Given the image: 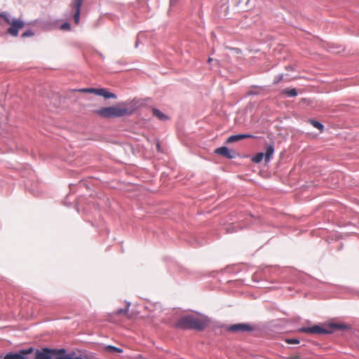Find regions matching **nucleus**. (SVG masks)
<instances>
[{
    "instance_id": "nucleus-4",
    "label": "nucleus",
    "mask_w": 359,
    "mask_h": 359,
    "mask_svg": "<svg viewBox=\"0 0 359 359\" xmlns=\"http://www.w3.org/2000/svg\"><path fill=\"white\" fill-rule=\"evenodd\" d=\"M32 352V348H29L27 351H22L17 353H8L6 355L4 359H27V355Z\"/></svg>"
},
{
    "instance_id": "nucleus-13",
    "label": "nucleus",
    "mask_w": 359,
    "mask_h": 359,
    "mask_svg": "<svg viewBox=\"0 0 359 359\" xmlns=\"http://www.w3.org/2000/svg\"><path fill=\"white\" fill-rule=\"evenodd\" d=\"M82 4L83 0H74L72 4V6L75 9V11H81Z\"/></svg>"
},
{
    "instance_id": "nucleus-9",
    "label": "nucleus",
    "mask_w": 359,
    "mask_h": 359,
    "mask_svg": "<svg viewBox=\"0 0 359 359\" xmlns=\"http://www.w3.org/2000/svg\"><path fill=\"white\" fill-rule=\"evenodd\" d=\"M96 95H100V96H102V97H104V98H107V99H108V98H116V97L115 94L107 91L104 88H97V92H96Z\"/></svg>"
},
{
    "instance_id": "nucleus-24",
    "label": "nucleus",
    "mask_w": 359,
    "mask_h": 359,
    "mask_svg": "<svg viewBox=\"0 0 359 359\" xmlns=\"http://www.w3.org/2000/svg\"><path fill=\"white\" fill-rule=\"evenodd\" d=\"M57 359H81L80 357L70 358V357H58Z\"/></svg>"
},
{
    "instance_id": "nucleus-8",
    "label": "nucleus",
    "mask_w": 359,
    "mask_h": 359,
    "mask_svg": "<svg viewBox=\"0 0 359 359\" xmlns=\"http://www.w3.org/2000/svg\"><path fill=\"white\" fill-rule=\"evenodd\" d=\"M252 137H253V135H250V134H239V135H231V136L229 137L228 139L226 140V143H229V144L233 143L235 142L242 140L245 138H252Z\"/></svg>"
},
{
    "instance_id": "nucleus-7",
    "label": "nucleus",
    "mask_w": 359,
    "mask_h": 359,
    "mask_svg": "<svg viewBox=\"0 0 359 359\" xmlns=\"http://www.w3.org/2000/svg\"><path fill=\"white\" fill-rule=\"evenodd\" d=\"M228 330L231 332H248L252 331V327L247 324L239 323L231 325Z\"/></svg>"
},
{
    "instance_id": "nucleus-1",
    "label": "nucleus",
    "mask_w": 359,
    "mask_h": 359,
    "mask_svg": "<svg viewBox=\"0 0 359 359\" xmlns=\"http://www.w3.org/2000/svg\"><path fill=\"white\" fill-rule=\"evenodd\" d=\"M176 327L184 330H203L207 327V321L193 316H186L178 320Z\"/></svg>"
},
{
    "instance_id": "nucleus-10",
    "label": "nucleus",
    "mask_w": 359,
    "mask_h": 359,
    "mask_svg": "<svg viewBox=\"0 0 359 359\" xmlns=\"http://www.w3.org/2000/svg\"><path fill=\"white\" fill-rule=\"evenodd\" d=\"M274 153V147L273 145H269L266 147L265 154H264L266 162H269Z\"/></svg>"
},
{
    "instance_id": "nucleus-26",
    "label": "nucleus",
    "mask_w": 359,
    "mask_h": 359,
    "mask_svg": "<svg viewBox=\"0 0 359 359\" xmlns=\"http://www.w3.org/2000/svg\"><path fill=\"white\" fill-rule=\"evenodd\" d=\"M212 59L211 57H209L208 60V62L210 63L212 62Z\"/></svg>"
},
{
    "instance_id": "nucleus-17",
    "label": "nucleus",
    "mask_w": 359,
    "mask_h": 359,
    "mask_svg": "<svg viewBox=\"0 0 359 359\" xmlns=\"http://www.w3.org/2000/svg\"><path fill=\"white\" fill-rule=\"evenodd\" d=\"M106 350L108 351H110V352L115 351V352H118V353H121L123 351L122 349L115 347V346H107Z\"/></svg>"
},
{
    "instance_id": "nucleus-14",
    "label": "nucleus",
    "mask_w": 359,
    "mask_h": 359,
    "mask_svg": "<svg viewBox=\"0 0 359 359\" xmlns=\"http://www.w3.org/2000/svg\"><path fill=\"white\" fill-rule=\"evenodd\" d=\"M309 123L315 128H318L320 131H323L324 126L320 122L315 120H309Z\"/></svg>"
},
{
    "instance_id": "nucleus-23",
    "label": "nucleus",
    "mask_w": 359,
    "mask_h": 359,
    "mask_svg": "<svg viewBox=\"0 0 359 359\" xmlns=\"http://www.w3.org/2000/svg\"><path fill=\"white\" fill-rule=\"evenodd\" d=\"M127 312V309H118L116 311V313L118 314V315H121V314H125Z\"/></svg>"
},
{
    "instance_id": "nucleus-21",
    "label": "nucleus",
    "mask_w": 359,
    "mask_h": 359,
    "mask_svg": "<svg viewBox=\"0 0 359 359\" xmlns=\"http://www.w3.org/2000/svg\"><path fill=\"white\" fill-rule=\"evenodd\" d=\"M61 29L64 30H69L70 29V25L67 22L64 23L63 25H62Z\"/></svg>"
},
{
    "instance_id": "nucleus-25",
    "label": "nucleus",
    "mask_w": 359,
    "mask_h": 359,
    "mask_svg": "<svg viewBox=\"0 0 359 359\" xmlns=\"http://www.w3.org/2000/svg\"><path fill=\"white\" fill-rule=\"evenodd\" d=\"M290 359H301V358L299 356L296 355V356H292Z\"/></svg>"
},
{
    "instance_id": "nucleus-6",
    "label": "nucleus",
    "mask_w": 359,
    "mask_h": 359,
    "mask_svg": "<svg viewBox=\"0 0 359 359\" xmlns=\"http://www.w3.org/2000/svg\"><path fill=\"white\" fill-rule=\"evenodd\" d=\"M54 354V351L50 350L48 348H43L42 351H38L35 353L34 359H52Z\"/></svg>"
},
{
    "instance_id": "nucleus-12",
    "label": "nucleus",
    "mask_w": 359,
    "mask_h": 359,
    "mask_svg": "<svg viewBox=\"0 0 359 359\" xmlns=\"http://www.w3.org/2000/svg\"><path fill=\"white\" fill-rule=\"evenodd\" d=\"M283 93L287 95L289 97H295L297 95V92L295 88L285 89L283 90Z\"/></svg>"
},
{
    "instance_id": "nucleus-11",
    "label": "nucleus",
    "mask_w": 359,
    "mask_h": 359,
    "mask_svg": "<svg viewBox=\"0 0 359 359\" xmlns=\"http://www.w3.org/2000/svg\"><path fill=\"white\" fill-rule=\"evenodd\" d=\"M154 116H156L159 120H165L167 116L157 109H153L152 110Z\"/></svg>"
},
{
    "instance_id": "nucleus-19",
    "label": "nucleus",
    "mask_w": 359,
    "mask_h": 359,
    "mask_svg": "<svg viewBox=\"0 0 359 359\" xmlns=\"http://www.w3.org/2000/svg\"><path fill=\"white\" fill-rule=\"evenodd\" d=\"M33 35H34L33 32L31 30H28L22 34V37L25 38V37L32 36Z\"/></svg>"
},
{
    "instance_id": "nucleus-22",
    "label": "nucleus",
    "mask_w": 359,
    "mask_h": 359,
    "mask_svg": "<svg viewBox=\"0 0 359 359\" xmlns=\"http://www.w3.org/2000/svg\"><path fill=\"white\" fill-rule=\"evenodd\" d=\"M288 344H297L299 343V341L297 339H287L286 341Z\"/></svg>"
},
{
    "instance_id": "nucleus-18",
    "label": "nucleus",
    "mask_w": 359,
    "mask_h": 359,
    "mask_svg": "<svg viewBox=\"0 0 359 359\" xmlns=\"http://www.w3.org/2000/svg\"><path fill=\"white\" fill-rule=\"evenodd\" d=\"M80 12L81 11H75V13L74 15V22L78 25L80 20Z\"/></svg>"
},
{
    "instance_id": "nucleus-20",
    "label": "nucleus",
    "mask_w": 359,
    "mask_h": 359,
    "mask_svg": "<svg viewBox=\"0 0 359 359\" xmlns=\"http://www.w3.org/2000/svg\"><path fill=\"white\" fill-rule=\"evenodd\" d=\"M283 76L282 74L277 76L273 80V83L274 84L278 83L279 82H280L283 80Z\"/></svg>"
},
{
    "instance_id": "nucleus-5",
    "label": "nucleus",
    "mask_w": 359,
    "mask_h": 359,
    "mask_svg": "<svg viewBox=\"0 0 359 359\" xmlns=\"http://www.w3.org/2000/svg\"><path fill=\"white\" fill-rule=\"evenodd\" d=\"M215 153L224 157H226V158L229 159L233 158L235 156V152L233 151L230 150L226 147L217 148L215 150Z\"/></svg>"
},
{
    "instance_id": "nucleus-3",
    "label": "nucleus",
    "mask_w": 359,
    "mask_h": 359,
    "mask_svg": "<svg viewBox=\"0 0 359 359\" xmlns=\"http://www.w3.org/2000/svg\"><path fill=\"white\" fill-rule=\"evenodd\" d=\"M345 326L341 324L332 323L323 327L320 325H316L309 327H302L299 332L310 334H330L334 330L343 329Z\"/></svg>"
},
{
    "instance_id": "nucleus-16",
    "label": "nucleus",
    "mask_w": 359,
    "mask_h": 359,
    "mask_svg": "<svg viewBox=\"0 0 359 359\" xmlns=\"http://www.w3.org/2000/svg\"><path fill=\"white\" fill-rule=\"evenodd\" d=\"M97 88H81L78 90L79 92L82 93H94L96 95Z\"/></svg>"
},
{
    "instance_id": "nucleus-2",
    "label": "nucleus",
    "mask_w": 359,
    "mask_h": 359,
    "mask_svg": "<svg viewBox=\"0 0 359 359\" xmlns=\"http://www.w3.org/2000/svg\"><path fill=\"white\" fill-rule=\"evenodd\" d=\"M132 112V110L126 107H121V105L102 107L95 111V113L100 117L108 118L130 115Z\"/></svg>"
},
{
    "instance_id": "nucleus-15",
    "label": "nucleus",
    "mask_w": 359,
    "mask_h": 359,
    "mask_svg": "<svg viewBox=\"0 0 359 359\" xmlns=\"http://www.w3.org/2000/svg\"><path fill=\"white\" fill-rule=\"evenodd\" d=\"M264 157V156L263 153H257L255 156L252 157V161L256 163H259L262 161Z\"/></svg>"
}]
</instances>
